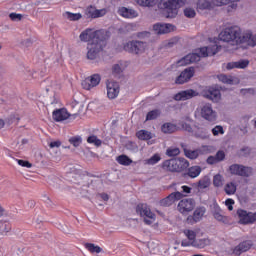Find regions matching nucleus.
<instances>
[{"instance_id": "f257e3e1", "label": "nucleus", "mask_w": 256, "mask_h": 256, "mask_svg": "<svg viewBox=\"0 0 256 256\" xmlns=\"http://www.w3.org/2000/svg\"><path fill=\"white\" fill-rule=\"evenodd\" d=\"M219 38L225 43H232V45H241V43H247L251 47L256 45V35L251 32L241 35V29L237 26L225 28L219 34Z\"/></svg>"}, {"instance_id": "f03ea898", "label": "nucleus", "mask_w": 256, "mask_h": 256, "mask_svg": "<svg viewBox=\"0 0 256 256\" xmlns=\"http://www.w3.org/2000/svg\"><path fill=\"white\" fill-rule=\"evenodd\" d=\"M220 50L221 46L217 44H214L211 47H202L198 49V52L188 54L178 60L177 65L183 67L185 65H191V63H197L198 61H201V57H209V53H211V55H217Z\"/></svg>"}, {"instance_id": "7ed1b4c3", "label": "nucleus", "mask_w": 256, "mask_h": 256, "mask_svg": "<svg viewBox=\"0 0 256 256\" xmlns=\"http://www.w3.org/2000/svg\"><path fill=\"white\" fill-rule=\"evenodd\" d=\"M187 0H160L158 9L164 11L167 18L173 19L179 14V9L185 7Z\"/></svg>"}, {"instance_id": "20e7f679", "label": "nucleus", "mask_w": 256, "mask_h": 256, "mask_svg": "<svg viewBox=\"0 0 256 256\" xmlns=\"http://www.w3.org/2000/svg\"><path fill=\"white\" fill-rule=\"evenodd\" d=\"M79 39L84 43H97L109 39V32L103 29L93 31V29L87 28L80 33Z\"/></svg>"}, {"instance_id": "39448f33", "label": "nucleus", "mask_w": 256, "mask_h": 256, "mask_svg": "<svg viewBox=\"0 0 256 256\" xmlns=\"http://www.w3.org/2000/svg\"><path fill=\"white\" fill-rule=\"evenodd\" d=\"M162 168L171 173H181L189 168V161L185 158H173L162 163Z\"/></svg>"}, {"instance_id": "423d86ee", "label": "nucleus", "mask_w": 256, "mask_h": 256, "mask_svg": "<svg viewBox=\"0 0 256 256\" xmlns=\"http://www.w3.org/2000/svg\"><path fill=\"white\" fill-rule=\"evenodd\" d=\"M107 46V39L99 40L98 42H89L87 44V59L90 61H95L99 57V53L105 49Z\"/></svg>"}, {"instance_id": "0eeeda50", "label": "nucleus", "mask_w": 256, "mask_h": 256, "mask_svg": "<svg viewBox=\"0 0 256 256\" xmlns=\"http://www.w3.org/2000/svg\"><path fill=\"white\" fill-rule=\"evenodd\" d=\"M147 43L139 40H131L123 44V49L127 53H132V55H141L145 52Z\"/></svg>"}, {"instance_id": "6e6552de", "label": "nucleus", "mask_w": 256, "mask_h": 256, "mask_svg": "<svg viewBox=\"0 0 256 256\" xmlns=\"http://www.w3.org/2000/svg\"><path fill=\"white\" fill-rule=\"evenodd\" d=\"M231 175L238 177H251L253 175V167L245 166L243 164H232L229 166Z\"/></svg>"}, {"instance_id": "1a4fd4ad", "label": "nucleus", "mask_w": 256, "mask_h": 256, "mask_svg": "<svg viewBox=\"0 0 256 256\" xmlns=\"http://www.w3.org/2000/svg\"><path fill=\"white\" fill-rule=\"evenodd\" d=\"M180 202L178 203L177 209L179 213L182 215H187L188 213H191L193 209H195V199L193 198H181Z\"/></svg>"}, {"instance_id": "9d476101", "label": "nucleus", "mask_w": 256, "mask_h": 256, "mask_svg": "<svg viewBox=\"0 0 256 256\" xmlns=\"http://www.w3.org/2000/svg\"><path fill=\"white\" fill-rule=\"evenodd\" d=\"M195 75V68L188 67L184 69L180 75L175 79L176 85H184V83H189L191 78Z\"/></svg>"}, {"instance_id": "9b49d317", "label": "nucleus", "mask_w": 256, "mask_h": 256, "mask_svg": "<svg viewBox=\"0 0 256 256\" xmlns=\"http://www.w3.org/2000/svg\"><path fill=\"white\" fill-rule=\"evenodd\" d=\"M78 116H79V114H72V115L69 114V112L65 108L56 109L52 113V118L57 123H59L61 121H66V119H69V117H70V119H75Z\"/></svg>"}, {"instance_id": "f8f14e48", "label": "nucleus", "mask_w": 256, "mask_h": 256, "mask_svg": "<svg viewBox=\"0 0 256 256\" xmlns=\"http://www.w3.org/2000/svg\"><path fill=\"white\" fill-rule=\"evenodd\" d=\"M200 115L206 121L213 122L217 120V112L213 110V106L209 103L202 106Z\"/></svg>"}, {"instance_id": "ddd939ff", "label": "nucleus", "mask_w": 256, "mask_h": 256, "mask_svg": "<svg viewBox=\"0 0 256 256\" xmlns=\"http://www.w3.org/2000/svg\"><path fill=\"white\" fill-rule=\"evenodd\" d=\"M183 199V194L179 191L172 192L164 199L160 200L161 207H171L175 201H181Z\"/></svg>"}, {"instance_id": "4468645a", "label": "nucleus", "mask_w": 256, "mask_h": 256, "mask_svg": "<svg viewBox=\"0 0 256 256\" xmlns=\"http://www.w3.org/2000/svg\"><path fill=\"white\" fill-rule=\"evenodd\" d=\"M205 213H207V208H205L204 206L197 207L193 215L187 217V223H189L190 225L199 223V221L203 219Z\"/></svg>"}, {"instance_id": "2eb2a0df", "label": "nucleus", "mask_w": 256, "mask_h": 256, "mask_svg": "<svg viewBox=\"0 0 256 256\" xmlns=\"http://www.w3.org/2000/svg\"><path fill=\"white\" fill-rule=\"evenodd\" d=\"M203 97L210 101L217 102L221 99V90L215 87H208L202 91Z\"/></svg>"}, {"instance_id": "dca6fc26", "label": "nucleus", "mask_w": 256, "mask_h": 256, "mask_svg": "<svg viewBox=\"0 0 256 256\" xmlns=\"http://www.w3.org/2000/svg\"><path fill=\"white\" fill-rule=\"evenodd\" d=\"M106 88H107V96L109 99H117L119 97V82L115 81H108L106 83Z\"/></svg>"}, {"instance_id": "f3484780", "label": "nucleus", "mask_w": 256, "mask_h": 256, "mask_svg": "<svg viewBox=\"0 0 256 256\" xmlns=\"http://www.w3.org/2000/svg\"><path fill=\"white\" fill-rule=\"evenodd\" d=\"M199 95V92L193 90V89H188V90H183L178 92L174 96L175 101H187L189 99H193V97H197Z\"/></svg>"}, {"instance_id": "a211bd4d", "label": "nucleus", "mask_w": 256, "mask_h": 256, "mask_svg": "<svg viewBox=\"0 0 256 256\" xmlns=\"http://www.w3.org/2000/svg\"><path fill=\"white\" fill-rule=\"evenodd\" d=\"M136 213L140 217H147L148 219H155V213L151 212V208L147 204L140 203L136 206Z\"/></svg>"}, {"instance_id": "6ab92c4d", "label": "nucleus", "mask_w": 256, "mask_h": 256, "mask_svg": "<svg viewBox=\"0 0 256 256\" xmlns=\"http://www.w3.org/2000/svg\"><path fill=\"white\" fill-rule=\"evenodd\" d=\"M173 29H175V26L172 24L156 23L153 26V30L156 35H165L167 33H171Z\"/></svg>"}, {"instance_id": "aec40b11", "label": "nucleus", "mask_w": 256, "mask_h": 256, "mask_svg": "<svg viewBox=\"0 0 256 256\" xmlns=\"http://www.w3.org/2000/svg\"><path fill=\"white\" fill-rule=\"evenodd\" d=\"M99 83H101V76L99 74H94L90 78L82 82V87L83 89L89 91L90 89H93V87H97Z\"/></svg>"}, {"instance_id": "412c9836", "label": "nucleus", "mask_w": 256, "mask_h": 256, "mask_svg": "<svg viewBox=\"0 0 256 256\" xmlns=\"http://www.w3.org/2000/svg\"><path fill=\"white\" fill-rule=\"evenodd\" d=\"M212 215L216 221H219L220 223H224V225H229V217L223 215V210L219 205H214Z\"/></svg>"}, {"instance_id": "4be33fe9", "label": "nucleus", "mask_w": 256, "mask_h": 256, "mask_svg": "<svg viewBox=\"0 0 256 256\" xmlns=\"http://www.w3.org/2000/svg\"><path fill=\"white\" fill-rule=\"evenodd\" d=\"M237 215L240 225H252L251 212H247V210L243 209H238Z\"/></svg>"}, {"instance_id": "5701e85b", "label": "nucleus", "mask_w": 256, "mask_h": 256, "mask_svg": "<svg viewBox=\"0 0 256 256\" xmlns=\"http://www.w3.org/2000/svg\"><path fill=\"white\" fill-rule=\"evenodd\" d=\"M251 247H253V242H251V240H245L234 248L233 253L234 255L239 256L242 253L249 251Z\"/></svg>"}, {"instance_id": "b1692460", "label": "nucleus", "mask_w": 256, "mask_h": 256, "mask_svg": "<svg viewBox=\"0 0 256 256\" xmlns=\"http://www.w3.org/2000/svg\"><path fill=\"white\" fill-rule=\"evenodd\" d=\"M249 60L248 59H241L236 62H229L226 65V69L231 71V69H247L249 67Z\"/></svg>"}, {"instance_id": "393cba45", "label": "nucleus", "mask_w": 256, "mask_h": 256, "mask_svg": "<svg viewBox=\"0 0 256 256\" xmlns=\"http://www.w3.org/2000/svg\"><path fill=\"white\" fill-rule=\"evenodd\" d=\"M182 129H184V131H187L188 133H192L194 137H201V135L197 133V131H202V128H200L197 124L191 126V124L184 122L182 123Z\"/></svg>"}, {"instance_id": "a878e982", "label": "nucleus", "mask_w": 256, "mask_h": 256, "mask_svg": "<svg viewBox=\"0 0 256 256\" xmlns=\"http://www.w3.org/2000/svg\"><path fill=\"white\" fill-rule=\"evenodd\" d=\"M85 14L91 19H98V17H103V15H105V12L104 10H97L94 9L93 6H89L86 9Z\"/></svg>"}, {"instance_id": "bb28decb", "label": "nucleus", "mask_w": 256, "mask_h": 256, "mask_svg": "<svg viewBox=\"0 0 256 256\" xmlns=\"http://www.w3.org/2000/svg\"><path fill=\"white\" fill-rule=\"evenodd\" d=\"M119 15L125 17V19H135L137 17V11L134 9H129L127 7H122L119 9Z\"/></svg>"}, {"instance_id": "cd10ccee", "label": "nucleus", "mask_w": 256, "mask_h": 256, "mask_svg": "<svg viewBox=\"0 0 256 256\" xmlns=\"http://www.w3.org/2000/svg\"><path fill=\"white\" fill-rule=\"evenodd\" d=\"M201 166H191L188 168L186 175L190 177V179H195L201 175Z\"/></svg>"}, {"instance_id": "c85d7f7f", "label": "nucleus", "mask_w": 256, "mask_h": 256, "mask_svg": "<svg viewBox=\"0 0 256 256\" xmlns=\"http://www.w3.org/2000/svg\"><path fill=\"white\" fill-rule=\"evenodd\" d=\"M161 131L162 133L171 135V133H175V131H177V125L170 122L164 123L161 127Z\"/></svg>"}, {"instance_id": "c756f323", "label": "nucleus", "mask_w": 256, "mask_h": 256, "mask_svg": "<svg viewBox=\"0 0 256 256\" xmlns=\"http://www.w3.org/2000/svg\"><path fill=\"white\" fill-rule=\"evenodd\" d=\"M85 249L89 251V253H102L103 248H101L99 245H95L93 243H85L84 244Z\"/></svg>"}, {"instance_id": "7c9ffc66", "label": "nucleus", "mask_w": 256, "mask_h": 256, "mask_svg": "<svg viewBox=\"0 0 256 256\" xmlns=\"http://www.w3.org/2000/svg\"><path fill=\"white\" fill-rule=\"evenodd\" d=\"M11 231V222L0 220V235H7Z\"/></svg>"}, {"instance_id": "2f4dec72", "label": "nucleus", "mask_w": 256, "mask_h": 256, "mask_svg": "<svg viewBox=\"0 0 256 256\" xmlns=\"http://www.w3.org/2000/svg\"><path fill=\"white\" fill-rule=\"evenodd\" d=\"M184 154H185V157L193 160V159H197V157H199V155L201 154V150H199V149L189 150L187 148H184Z\"/></svg>"}, {"instance_id": "473e14b6", "label": "nucleus", "mask_w": 256, "mask_h": 256, "mask_svg": "<svg viewBox=\"0 0 256 256\" xmlns=\"http://www.w3.org/2000/svg\"><path fill=\"white\" fill-rule=\"evenodd\" d=\"M224 191L226 195H235V193H237V185L233 182H229L225 185Z\"/></svg>"}, {"instance_id": "72a5a7b5", "label": "nucleus", "mask_w": 256, "mask_h": 256, "mask_svg": "<svg viewBox=\"0 0 256 256\" xmlns=\"http://www.w3.org/2000/svg\"><path fill=\"white\" fill-rule=\"evenodd\" d=\"M159 0H136L137 5L140 7H155Z\"/></svg>"}, {"instance_id": "f704fd0d", "label": "nucleus", "mask_w": 256, "mask_h": 256, "mask_svg": "<svg viewBox=\"0 0 256 256\" xmlns=\"http://www.w3.org/2000/svg\"><path fill=\"white\" fill-rule=\"evenodd\" d=\"M158 117H161V110L154 109L147 113L146 121H154V119H157Z\"/></svg>"}, {"instance_id": "c9c22d12", "label": "nucleus", "mask_w": 256, "mask_h": 256, "mask_svg": "<svg viewBox=\"0 0 256 256\" xmlns=\"http://www.w3.org/2000/svg\"><path fill=\"white\" fill-rule=\"evenodd\" d=\"M217 79L226 85H233V76H228L227 74H219Z\"/></svg>"}, {"instance_id": "e433bc0d", "label": "nucleus", "mask_w": 256, "mask_h": 256, "mask_svg": "<svg viewBox=\"0 0 256 256\" xmlns=\"http://www.w3.org/2000/svg\"><path fill=\"white\" fill-rule=\"evenodd\" d=\"M117 162L119 165H124L125 167H128V165H131L133 163V160L129 158L127 155H120L117 157Z\"/></svg>"}, {"instance_id": "4c0bfd02", "label": "nucleus", "mask_w": 256, "mask_h": 256, "mask_svg": "<svg viewBox=\"0 0 256 256\" xmlns=\"http://www.w3.org/2000/svg\"><path fill=\"white\" fill-rule=\"evenodd\" d=\"M136 136L141 141H149V139H151V132L147 130H140L136 133Z\"/></svg>"}, {"instance_id": "58836bf2", "label": "nucleus", "mask_w": 256, "mask_h": 256, "mask_svg": "<svg viewBox=\"0 0 256 256\" xmlns=\"http://www.w3.org/2000/svg\"><path fill=\"white\" fill-rule=\"evenodd\" d=\"M211 2L208 0H198L197 2V9L200 11H205V9H211Z\"/></svg>"}, {"instance_id": "ea45409f", "label": "nucleus", "mask_w": 256, "mask_h": 256, "mask_svg": "<svg viewBox=\"0 0 256 256\" xmlns=\"http://www.w3.org/2000/svg\"><path fill=\"white\" fill-rule=\"evenodd\" d=\"M87 143L90 145H95V147H101L103 145V141L101 139H98L97 136L91 135L87 138Z\"/></svg>"}, {"instance_id": "a19ab883", "label": "nucleus", "mask_w": 256, "mask_h": 256, "mask_svg": "<svg viewBox=\"0 0 256 256\" xmlns=\"http://www.w3.org/2000/svg\"><path fill=\"white\" fill-rule=\"evenodd\" d=\"M209 185H211V181L208 178H203L197 182L196 186L198 187L199 190H203V189H207Z\"/></svg>"}, {"instance_id": "79ce46f5", "label": "nucleus", "mask_w": 256, "mask_h": 256, "mask_svg": "<svg viewBox=\"0 0 256 256\" xmlns=\"http://www.w3.org/2000/svg\"><path fill=\"white\" fill-rule=\"evenodd\" d=\"M66 17L69 21H79L83 18V15L81 13L66 12Z\"/></svg>"}, {"instance_id": "37998d69", "label": "nucleus", "mask_w": 256, "mask_h": 256, "mask_svg": "<svg viewBox=\"0 0 256 256\" xmlns=\"http://www.w3.org/2000/svg\"><path fill=\"white\" fill-rule=\"evenodd\" d=\"M69 143L73 145V147H79V145L83 143V139L81 136H73L69 139Z\"/></svg>"}, {"instance_id": "c03bdc74", "label": "nucleus", "mask_w": 256, "mask_h": 256, "mask_svg": "<svg viewBox=\"0 0 256 256\" xmlns=\"http://www.w3.org/2000/svg\"><path fill=\"white\" fill-rule=\"evenodd\" d=\"M213 185H214V187H222L223 186V176H221V174H216L213 177Z\"/></svg>"}, {"instance_id": "a18cd8bd", "label": "nucleus", "mask_w": 256, "mask_h": 256, "mask_svg": "<svg viewBox=\"0 0 256 256\" xmlns=\"http://www.w3.org/2000/svg\"><path fill=\"white\" fill-rule=\"evenodd\" d=\"M146 161L148 165H157V163L161 161V156L159 154H154Z\"/></svg>"}, {"instance_id": "49530a36", "label": "nucleus", "mask_w": 256, "mask_h": 256, "mask_svg": "<svg viewBox=\"0 0 256 256\" xmlns=\"http://www.w3.org/2000/svg\"><path fill=\"white\" fill-rule=\"evenodd\" d=\"M181 153V150L179 148H168L166 151V155L168 157H177Z\"/></svg>"}, {"instance_id": "de8ad7c7", "label": "nucleus", "mask_w": 256, "mask_h": 256, "mask_svg": "<svg viewBox=\"0 0 256 256\" xmlns=\"http://www.w3.org/2000/svg\"><path fill=\"white\" fill-rule=\"evenodd\" d=\"M182 191L180 192L183 197H189V195H191L193 193V188L187 186V185H183L181 186Z\"/></svg>"}, {"instance_id": "09e8293b", "label": "nucleus", "mask_w": 256, "mask_h": 256, "mask_svg": "<svg viewBox=\"0 0 256 256\" xmlns=\"http://www.w3.org/2000/svg\"><path fill=\"white\" fill-rule=\"evenodd\" d=\"M184 15L188 19H194L195 15H197V13L195 12V9H193V8H185Z\"/></svg>"}, {"instance_id": "8fccbe9b", "label": "nucleus", "mask_w": 256, "mask_h": 256, "mask_svg": "<svg viewBox=\"0 0 256 256\" xmlns=\"http://www.w3.org/2000/svg\"><path fill=\"white\" fill-rule=\"evenodd\" d=\"M184 233H185V235H186V237H187V239L189 241H192V242L195 243V239L197 237V234L195 233V231H193V230H185Z\"/></svg>"}, {"instance_id": "3c124183", "label": "nucleus", "mask_w": 256, "mask_h": 256, "mask_svg": "<svg viewBox=\"0 0 256 256\" xmlns=\"http://www.w3.org/2000/svg\"><path fill=\"white\" fill-rule=\"evenodd\" d=\"M240 0H215V5L217 7H222V5H229V3H237Z\"/></svg>"}, {"instance_id": "603ef678", "label": "nucleus", "mask_w": 256, "mask_h": 256, "mask_svg": "<svg viewBox=\"0 0 256 256\" xmlns=\"http://www.w3.org/2000/svg\"><path fill=\"white\" fill-rule=\"evenodd\" d=\"M223 133H225V131L223 130V126H215L212 129V135H214V137H217V135H223Z\"/></svg>"}, {"instance_id": "864d4df0", "label": "nucleus", "mask_w": 256, "mask_h": 256, "mask_svg": "<svg viewBox=\"0 0 256 256\" xmlns=\"http://www.w3.org/2000/svg\"><path fill=\"white\" fill-rule=\"evenodd\" d=\"M17 163L20 165V167H27V169H31L33 167V164L27 160L18 159Z\"/></svg>"}, {"instance_id": "5fc2aeb1", "label": "nucleus", "mask_w": 256, "mask_h": 256, "mask_svg": "<svg viewBox=\"0 0 256 256\" xmlns=\"http://www.w3.org/2000/svg\"><path fill=\"white\" fill-rule=\"evenodd\" d=\"M216 161H218V163H221V161H225V152L223 150H219L216 155Z\"/></svg>"}, {"instance_id": "6e6d98bb", "label": "nucleus", "mask_w": 256, "mask_h": 256, "mask_svg": "<svg viewBox=\"0 0 256 256\" xmlns=\"http://www.w3.org/2000/svg\"><path fill=\"white\" fill-rule=\"evenodd\" d=\"M9 18L11 19V21H21V19H23V16L17 13H10Z\"/></svg>"}, {"instance_id": "4d7b16f0", "label": "nucleus", "mask_w": 256, "mask_h": 256, "mask_svg": "<svg viewBox=\"0 0 256 256\" xmlns=\"http://www.w3.org/2000/svg\"><path fill=\"white\" fill-rule=\"evenodd\" d=\"M112 73L114 75H121V66L119 64H115L113 67H112Z\"/></svg>"}, {"instance_id": "13d9d810", "label": "nucleus", "mask_w": 256, "mask_h": 256, "mask_svg": "<svg viewBox=\"0 0 256 256\" xmlns=\"http://www.w3.org/2000/svg\"><path fill=\"white\" fill-rule=\"evenodd\" d=\"M251 154V148L244 147L240 149V155H243L244 157H247V155Z\"/></svg>"}, {"instance_id": "bf43d9fd", "label": "nucleus", "mask_w": 256, "mask_h": 256, "mask_svg": "<svg viewBox=\"0 0 256 256\" xmlns=\"http://www.w3.org/2000/svg\"><path fill=\"white\" fill-rule=\"evenodd\" d=\"M206 163L208 165H215V163H218L217 158L215 156H209L206 160Z\"/></svg>"}, {"instance_id": "052dcab7", "label": "nucleus", "mask_w": 256, "mask_h": 256, "mask_svg": "<svg viewBox=\"0 0 256 256\" xmlns=\"http://www.w3.org/2000/svg\"><path fill=\"white\" fill-rule=\"evenodd\" d=\"M181 245H182V247H191V245L193 247H195V243L192 242L191 240H187V239L186 240H182Z\"/></svg>"}, {"instance_id": "680f3d73", "label": "nucleus", "mask_w": 256, "mask_h": 256, "mask_svg": "<svg viewBox=\"0 0 256 256\" xmlns=\"http://www.w3.org/2000/svg\"><path fill=\"white\" fill-rule=\"evenodd\" d=\"M241 93H244V95H247V93H249V95H255V88L242 89Z\"/></svg>"}, {"instance_id": "e2e57ef3", "label": "nucleus", "mask_w": 256, "mask_h": 256, "mask_svg": "<svg viewBox=\"0 0 256 256\" xmlns=\"http://www.w3.org/2000/svg\"><path fill=\"white\" fill-rule=\"evenodd\" d=\"M61 145V141L57 140V141H53L49 144L50 149H55V147H59Z\"/></svg>"}, {"instance_id": "0e129e2a", "label": "nucleus", "mask_w": 256, "mask_h": 256, "mask_svg": "<svg viewBox=\"0 0 256 256\" xmlns=\"http://www.w3.org/2000/svg\"><path fill=\"white\" fill-rule=\"evenodd\" d=\"M225 205H226V207L235 205V200H233V199H231V198H228V199H226V201H225Z\"/></svg>"}, {"instance_id": "69168bd1", "label": "nucleus", "mask_w": 256, "mask_h": 256, "mask_svg": "<svg viewBox=\"0 0 256 256\" xmlns=\"http://www.w3.org/2000/svg\"><path fill=\"white\" fill-rule=\"evenodd\" d=\"M27 205L30 207V209H33L35 207V200H29Z\"/></svg>"}, {"instance_id": "338daca9", "label": "nucleus", "mask_w": 256, "mask_h": 256, "mask_svg": "<svg viewBox=\"0 0 256 256\" xmlns=\"http://www.w3.org/2000/svg\"><path fill=\"white\" fill-rule=\"evenodd\" d=\"M251 218H252V225H253V223H256V212H251Z\"/></svg>"}, {"instance_id": "774afa93", "label": "nucleus", "mask_w": 256, "mask_h": 256, "mask_svg": "<svg viewBox=\"0 0 256 256\" xmlns=\"http://www.w3.org/2000/svg\"><path fill=\"white\" fill-rule=\"evenodd\" d=\"M102 199H103L104 201H109V195H107V194H102Z\"/></svg>"}]
</instances>
